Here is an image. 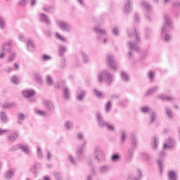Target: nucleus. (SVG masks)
I'll return each mask as SVG.
<instances>
[{
	"label": "nucleus",
	"instance_id": "f257e3e1",
	"mask_svg": "<svg viewBox=\"0 0 180 180\" xmlns=\"http://www.w3.org/2000/svg\"><path fill=\"white\" fill-rule=\"evenodd\" d=\"M127 33L129 37H135L136 39L135 42L129 41L127 43L128 49H129V50H134L135 51H140V49L139 48L140 35H139V33H137V30H136V28L128 31Z\"/></svg>",
	"mask_w": 180,
	"mask_h": 180
},
{
	"label": "nucleus",
	"instance_id": "f03ea898",
	"mask_svg": "<svg viewBox=\"0 0 180 180\" xmlns=\"http://www.w3.org/2000/svg\"><path fill=\"white\" fill-rule=\"evenodd\" d=\"M165 23L164 26L162 27V37L163 40H165V41H166L167 43L169 41V40H171L172 39L171 36L167 34L168 33V32H169V30L172 27V26L171 25V20L169 19V15H165Z\"/></svg>",
	"mask_w": 180,
	"mask_h": 180
},
{
	"label": "nucleus",
	"instance_id": "7ed1b4c3",
	"mask_svg": "<svg viewBox=\"0 0 180 180\" xmlns=\"http://www.w3.org/2000/svg\"><path fill=\"white\" fill-rule=\"evenodd\" d=\"M97 79L100 84H102L105 81L107 85H110L113 82V75L108 72V70H103L98 72Z\"/></svg>",
	"mask_w": 180,
	"mask_h": 180
},
{
	"label": "nucleus",
	"instance_id": "20e7f679",
	"mask_svg": "<svg viewBox=\"0 0 180 180\" xmlns=\"http://www.w3.org/2000/svg\"><path fill=\"white\" fill-rule=\"evenodd\" d=\"M93 155L94 156V159L98 161V162L105 161V153H103V151L99 147H97L94 149Z\"/></svg>",
	"mask_w": 180,
	"mask_h": 180
},
{
	"label": "nucleus",
	"instance_id": "39448f33",
	"mask_svg": "<svg viewBox=\"0 0 180 180\" xmlns=\"http://www.w3.org/2000/svg\"><path fill=\"white\" fill-rule=\"evenodd\" d=\"M106 63L108 67L110 68V70H112V71L117 70V63H116L115 56L112 55H107Z\"/></svg>",
	"mask_w": 180,
	"mask_h": 180
},
{
	"label": "nucleus",
	"instance_id": "423d86ee",
	"mask_svg": "<svg viewBox=\"0 0 180 180\" xmlns=\"http://www.w3.org/2000/svg\"><path fill=\"white\" fill-rule=\"evenodd\" d=\"M56 25L63 32H70L71 30V25L66 21L56 20Z\"/></svg>",
	"mask_w": 180,
	"mask_h": 180
},
{
	"label": "nucleus",
	"instance_id": "0eeeda50",
	"mask_svg": "<svg viewBox=\"0 0 180 180\" xmlns=\"http://www.w3.org/2000/svg\"><path fill=\"white\" fill-rule=\"evenodd\" d=\"M131 5V1L130 0H125L124 2V6L122 8V11L126 15H129L130 12H131V7L130 6Z\"/></svg>",
	"mask_w": 180,
	"mask_h": 180
},
{
	"label": "nucleus",
	"instance_id": "6e6552de",
	"mask_svg": "<svg viewBox=\"0 0 180 180\" xmlns=\"http://www.w3.org/2000/svg\"><path fill=\"white\" fill-rule=\"evenodd\" d=\"M175 146V141L172 138H169L167 140V143H164L163 150H171L174 148Z\"/></svg>",
	"mask_w": 180,
	"mask_h": 180
},
{
	"label": "nucleus",
	"instance_id": "1a4fd4ad",
	"mask_svg": "<svg viewBox=\"0 0 180 180\" xmlns=\"http://www.w3.org/2000/svg\"><path fill=\"white\" fill-rule=\"evenodd\" d=\"M134 153V148H130L128 151L127 152L126 156H125V162H131V160H133V154Z\"/></svg>",
	"mask_w": 180,
	"mask_h": 180
},
{
	"label": "nucleus",
	"instance_id": "9d476101",
	"mask_svg": "<svg viewBox=\"0 0 180 180\" xmlns=\"http://www.w3.org/2000/svg\"><path fill=\"white\" fill-rule=\"evenodd\" d=\"M39 20L40 22H43L45 25H51V22L50 21V18L44 13H39Z\"/></svg>",
	"mask_w": 180,
	"mask_h": 180
},
{
	"label": "nucleus",
	"instance_id": "9b49d317",
	"mask_svg": "<svg viewBox=\"0 0 180 180\" xmlns=\"http://www.w3.org/2000/svg\"><path fill=\"white\" fill-rule=\"evenodd\" d=\"M85 144H86V142H84L81 146H78L77 150L76 151L77 158H81V157H82V155L84 154V150L85 148Z\"/></svg>",
	"mask_w": 180,
	"mask_h": 180
},
{
	"label": "nucleus",
	"instance_id": "f8f14e48",
	"mask_svg": "<svg viewBox=\"0 0 180 180\" xmlns=\"http://www.w3.org/2000/svg\"><path fill=\"white\" fill-rule=\"evenodd\" d=\"M26 44L27 50L28 51H30L32 53L36 50V45H34V43L33 42V41H32V39H27Z\"/></svg>",
	"mask_w": 180,
	"mask_h": 180
},
{
	"label": "nucleus",
	"instance_id": "ddd939ff",
	"mask_svg": "<svg viewBox=\"0 0 180 180\" xmlns=\"http://www.w3.org/2000/svg\"><path fill=\"white\" fill-rule=\"evenodd\" d=\"M159 157L160 158L158 160V165L159 166L160 172H162V161H164V158H165V153H164V151L160 152Z\"/></svg>",
	"mask_w": 180,
	"mask_h": 180
},
{
	"label": "nucleus",
	"instance_id": "4468645a",
	"mask_svg": "<svg viewBox=\"0 0 180 180\" xmlns=\"http://www.w3.org/2000/svg\"><path fill=\"white\" fill-rule=\"evenodd\" d=\"M34 94H36V91L33 89H27L22 91V95L25 98H32L34 96Z\"/></svg>",
	"mask_w": 180,
	"mask_h": 180
},
{
	"label": "nucleus",
	"instance_id": "2eb2a0df",
	"mask_svg": "<svg viewBox=\"0 0 180 180\" xmlns=\"http://www.w3.org/2000/svg\"><path fill=\"white\" fill-rule=\"evenodd\" d=\"M137 175L138 177L134 175H131L128 177L127 180H140L141 179L143 176V172H141V169H137Z\"/></svg>",
	"mask_w": 180,
	"mask_h": 180
},
{
	"label": "nucleus",
	"instance_id": "dca6fc26",
	"mask_svg": "<svg viewBox=\"0 0 180 180\" xmlns=\"http://www.w3.org/2000/svg\"><path fill=\"white\" fill-rule=\"evenodd\" d=\"M58 51L60 57H64V54L67 51V46L63 44H59L58 46Z\"/></svg>",
	"mask_w": 180,
	"mask_h": 180
},
{
	"label": "nucleus",
	"instance_id": "f3484780",
	"mask_svg": "<svg viewBox=\"0 0 180 180\" xmlns=\"http://www.w3.org/2000/svg\"><path fill=\"white\" fill-rule=\"evenodd\" d=\"M93 30L94 32L96 34H108V33L106 32V30L100 28L99 27H98V25H95Z\"/></svg>",
	"mask_w": 180,
	"mask_h": 180
},
{
	"label": "nucleus",
	"instance_id": "a211bd4d",
	"mask_svg": "<svg viewBox=\"0 0 180 180\" xmlns=\"http://www.w3.org/2000/svg\"><path fill=\"white\" fill-rule=\"evenodd\" d=\"M15 175V169H9L6 173L4 174L5 179L9 180L12 179V177Z\"/></svg>",
	"mask_w": 180,
	"mask_h": 180
},
{
	"label": "nucleus",
	"instance_id": "6ab92c4d",
	"mask_svg": "<svg viewBox=\"0 0 180 180\" xmlns=\"http://www.w3.org/2000/svg\"><path fill=\"white\" fill-rule=\"evenodd\" d=\"M99 172L101 174H108L110 172V166L108 165H104L100 167Z\"/></svg>",
	"mask_w": 180,
	"mask_h": 180
},
{
	"label": "nucleus",
	"instance_id": "aec40b11",
	"mask_svg": "<svg viewBox=\"0 0 180 180\" xmlns=\"http://www.w3.org/2000/svg\"><path fill=\"white\" fill-rule=\"evenodd\" d=\"M44 106L47 110H49V112H53L54 110V105H53V103L49 101H46L44 102Z\"/></svg>",
	"mask_w": 180,
	"mask_h": 180
},
{
	"label": "nucleus",
	"instance_id": "412c9836",
	"mask_svg": "<svg viewBox=\"0 0 180 180\" xmlns=\"http://www.w3.org/2000/svg\"><path fill=\"white\" fill-rule=\"evenodd\" d=\"M1 50L6 51V53L12 51V44H11V43L4 44L1 46Z\"/></svg>",
	"mask_w": 180,
	"mask_h": 180
},
{
	"label": "nucleus",
	"instance_id": "4be33fe9",
	"mask_svg": "<svg viewBox=\"0 0 180 180\" xmlns=\"http://www.w3.org/2000/svg\"><path fill=\"white\" fill-rule=\"evenodd\" d=\"M97 120H98V122L99 126H101V127H105L106 124H108V123H106L105 121H103V119H102V117L101 116V113H97L96 115Z\"/></svg>",
	"mask_w": 180,
	"mask_h": 180
},
{
	"label": "nucleus",
	"instance_id": "5701e85b",
	"mask_svg": "<svg viewBox=\"0 0 180 180\" xmlns=\"http://www.w3.org/2000/svg\"><path fill=\"white\" fill-rule=\"evenodd\" d=\"M85 95H86V91L85 90H80L77 92V99L79 102H82V98H85Z\"/></svg>",
	"mask_w": 180,
	"mask_h": 180
},
{
	"label": "nucleus",
	"instance_id": "b1692460",
	"mask_svg": "<svg viewBox=\"0 0 180 180\" xmlns=\"http://www.w3.org/2000/svg\"><path fill=\"white\" fill-rule=\"evenodd\" d=\"M130 140L132 144V146L131 147V148H134V150L137 147V139H136V135L134 134H132L130 136Z\"/></svg>",
	"mask_w": 180,
	"mask_h": 180
},
{
	"label": "nucleus",
	"instance_id": "393cba45",
	"mask_svg": "<svg viewBox=\"0 0 180 180\" xmlns=\"http://www.w3.org/2000/svg\"><path fill=\"white\" fill-rule=\"evenodd\" d=\"M26 117H27V116L25 115V114H23L22 112L19 113L17 117L18 124H22V122H23V120H25V119H26Z\"/></svg>",
	"mask_w": 180,
	"mask_h": 180
},
{
	"label": "nucleus",
	"instance_id": "a878e982",
	"mask_svg": "<svg viewBox=\"0 0 180 180\" xmlns=\"http://www.w3.org/2000/svg\"><path fill=\"white\" fill-rule=\"evenodd\" d=\"M141 5H142L143 8H144L146 9V11H147L148 12H151V11H153V7L151 6V5H150L148 3H147V1H142Z\"/></svg>",
	"mask_w": 180,
	"mask_h": 180
},
{
	"label": "nucleus",
	"instance_id": "bb28decb",
	"mask_svg": "<svg viewBox=\"0 0 180 180\" xmlns=\"http://www.w3.org/2000/svg\"><path fill=\"white\" fill-rule=\"evenodd\" d=\"M80 54L82 57V60L84 64H88V63L90 61L89 56H88L86 53H85L84 51H81Z\"/></svg>",
	"mask_w": 180,
	"mask_h": 180
},
{
	"label": "nucleus",
	"instance_id": "cd10ccee",
	"mask_svg": "<svg viewBox=\"0 0 180 180\" xmlns=\"http://www.w3.org/2000/svg\"><path fill=\"white\" fill-rule=\"evenodd\" d=\"M20 149L25 153L27 155H30V149L29 148V146L26 145H21L20 144Z\"/></svg>",
	"mask_w": 180,
	"mask_h": 180
},
{
	"label": "nucleus",
	"instance_id": "c85d7f7f",
	"mask_svg": "<svg viewBox=\"0 0 180 180\" xmlns=\"http://www.w3.org/2000/svg\"><path fill=\"white\" fill-rule=\"evenodd\" d=\"M4 109H11V108L16 107V103L15 102L12 103H5L1 105Z\"/></svg>",
	"mask_w": 180,
	"mask_h": 180
},
{
	"label": "nucleus",
	"instance_id": "c756f323",
	"mask_svg": "<svg viewBox=\"0 0 180 180\" xmlns=\"http://www.w3.org/2000/svg\"><path fill=\"white\" fill-rule=\"evenodd\" d=\"M0 120L4 123H8V115L5 113V112H0Z\"/></svg>",
	"mask_w": 180,
	"mask_h": 180
},
{
	"label": "nucleus",
	"instance_id": "7c9ffc66",
	"mask_svg": "<svg viewBox=\"0 0 180 180\" xmlns=\"http://www.w3.org/2000/svg\"><path fill=\"white\" fill-rule=\"evenodd\" d=\"M19 137V134L17 132L13 133L12 135L8 136V141H11L13 143V141H15L16 139Z\"/></svg>",
	"mask_w": 180,
	"mask_h": 180
},
{
	"label": "nucleus",
	"instance_id": "2f4dec72",
	"mask_svg": "<svg viewBox=\"0 0 180 180\" xmlns=\"http://www.w3.org/2000/svg\"><path fill=\"white\" fill-rule=\"evenodd\" d=\"M168 179L169 180H176V172L174 171L168 172Z\"/></svg>",
	"mask_w": 180,
	"mask_h": 180
},
{
	"label": "nucleus",
	"instance_id": "473e14b6",
	"mask_svg": "<svg viewBox=\"0 0 180 180\" xmlns=\"http://www.w3.org/2000/svg\"><path fill=\"white\" fill-rule=\"evenodd\" d=\"M63 93L65 99H70V90L68 89V87H63Z\"/></svg>",
	"mask_w": 180,
	"mask_h": 180
},
{
	"label": "nucleus",
	"instance_id": "72a5a7b5",
	"mask_svg": "<svg viewBox=\"0 0 180 180\" xmlns=\"http://www.w3.org/2000/svg\"><path fill=\"white\" fill-rule=\"evenodd\" d=\"M111 161L112 162H119L120 161V155L118 153L113 154L111 156Z\"/></svg>",
	"mask_w": 180,
	"mask_h": 180
},
{
	"label": "nucleus",
	"instance_id": "f704fd0d",
	"mask_svg": "<svg viewBox=\"0 0 180 180\" xmlns=\"http://www.w3.org/2000/svg\"><path fill=\"white\" fill-rule=\"evenodd\" d=\"M121 77L122 81H124V82H127L130 80V77H129V75L124 72H121Z\"/></svg>",
	"mask_w": 180,
	"mask_h": 180
},
{
	"label": "nucleus",
	"instance_id": "c9c22d12",
	"mask_svg": "<svg viewBox=\"0 0 180 180\" xmlns=\"http://www.w3.org/2000/svg\"><path fill=\"white\" fill-rule=\"evenodd\" d=\"M87 164L89 167H91V168H92L91 174L95 175V169L94 168V162H92V158H89L88 159Z\"/></svg>",
	"mask_w": 180,
	"mask_h": 180
},
{
	"label": "nucleus",
	"instance_id": "e433bc0d",
	"mask_svg": "<svg viewBox=\"0 0 180 180\" xmlns=\"http://www.w3.org/2000/svg\"><path fill=\"white\" fill-rule=\"evenodd\" d=\"M157 91H158V86H154L146 91V96L151 95L154 94V92H157Z\"/></svg>",
	"mask_w": 180,
	"mask_h": 180
},
{
	"label": "nucleus",
	"instance_id": "4c0bfd02",
	"mask_svg": "<svg viewBox=\"0 0 180 180\" xmlns=\"http://www.w3.org/2000/svg\"><path fill=\"white\" fill-rule=\"evenodd\" d=\"M34 112L38 116H47V112L46 111L40 110L38 109H34Z\"/></svg>",
	"mask_w": 180,
	"mask_h": 180
},
{
	"label": "nucleus",
	"instance_id": "58836bf2",
	"mask_svg": "<svg viewBox=\"0 0 180 180\" xmlns=\"http://www.w3.org/2000/svg\"><path fill=\"white\" fill-rule=\"evenodd\" d=\"M120 143L123 144V143L126 141V132H124V131H121L120 132Z\"/></svg>",
	"mask_w": 180,
	"mask_h": 180
},
{
	"label": "nucleus",
	"instance_id": "ea45409f",
	"mask_svg": "<svg viewBox=\"0 0 180 180\" xmlns=\"http://www.w3.org/2000/svg\"><path fill=\"white\" fill-rule=\"evenodd\" d=\"M105 109L107 113H109V112H110V110L112 109V102L110 101H108L107 103H105Z\"/></svg>",
	"mask_w": 180,
	"mask_h": 180
},
{
	"label": "nucleus",
	"instance_id": "a19ab883",
	"mask_svg": "<svg viewBox=\"0 0 180 180\" xmlns=\"http://www.w3.org/2000/svg\"><path fill=\"white\" fill-rule=\"evenodd\" d=\"M152 147L155 150L157 148V146H158V139L157 137L154 136L152 139Z\"/></svg>",
	"mask_w": 180,
	"mask_h": 180
},
{
	"label": "nucleus",
	"instance_id": "79ce46f5",
	"mask_svg": "<svg viewBox=\"0 0 180 180\" xmlns=\"http://www.w3.org/2000/svg\"><path fill=\"white\" fill-rule=\"evenodd\" d=\"M53 78H51V76L47 75L46 76V83L48 85V86H51L53 85Z\"/></svg>",
	"mask_w": 180,
	"mask_h": 180
},
{
	"label": "nucleus",
	"instance_id": "37998d69",
	"mask_svg": "<svg viewBox=\"0 0 180 180\" xmlns=\"http://www.w3.org/2000/svg\"><path fill=\"white\" fill-rule=\"evenodd\" d=\"M37 155L39 160L43 158V151H41V148H40L39 146L37 148Z\"/></svg>",
	"mask_w": 180,
	"mask_h": 180
},
{
	"label": "nucleus",
	"instance_id": "c03bdc74",
	"mask_svg": "<svg viewBox=\"0 0 180 180\" xmlns=\"http://www.w3.org/2000/svg\"><path fill=\"white\" fill-rule=\"evenodd\" d=\"M165 110L167 116L169 117V119H172V117H174V113L172 112V110H171V109L169 108H166Z\"/></svg>",
	"mask_w": 180,
	"mask_h": 180
},
{
	"label": "nucleus",
	"instance_id": "a18cd8bd",
	"mask_svg": "<svg viewBox=\"0 0 180 180\" xmlns=\"http://www.w3.org/2000/svg\"><path fill=\"white\" fill-rule=\"evenodd\" d=\"M142 160L148 162L151 160V158L148 155V154L142 153Z\"/></svg>",
	"mask_w": 180,
	"mask_h": 180
},
{
	"label": "nucleus",
	"instance_id": "49530a36",
	"mask_svg": "<svg viewBox=\"0 0 180 180\" xmlns=\"http://www.w3.org/2000/svg\"><path fill=\"white\" fill-rule=\"evenodd\" d=\"M11 82H13V84L18 85V84L20 82V79H19V77H18V76H13L11 77Z\"/></svg>",
	"mask_w": 180,
	"mask_h": 180
},
{
	"label": "nucleus",
	"instance_id": "de8ad7c7",
	"mask_svg": "<svg viewBox=\"0 0 180 180\" xmlns=\"http://www.w3.org/2000/svg\"><path fill=\"white\" fill-rule=\"evenodd\" d=\"M141 111L142 113H151V109L150 108L145 106L141 108Z\"/></svg>",
	"mask_w": 180,
	"mask_h": 180
},
{
	"label": "nucleus",
	"instance_id": "09e8293b",
	"mask_svg": "<svg viewBox=\"0 0 180 180\" xmlns=\"http://www.w3.org/2000/svg\"><path fill=\"white\" fill-rule=\"evenodd\" d=\"M160 99H162V101H172V97L168 96H159Z\"/></svg>",
	"mask_w": 180,
	"mask_h": 180
},
{
	"label": "nucleus",
	"instance_id": "8fccbe9b",
	"mask_svg": "<svg viewBox=\"0 0 180 180\" xmlns=\"http://www.w3.org/2000/svg\"><path fill=\"white\" fill-rule=\"evenodd\" d=\"M35 79H37L38 84H41L43 82V77H41V75H40L39 73L35 74Z\"/></svg>",
	"mask_w": 180,
	"mask_h": 180
},
{
	"label": "nucleus",
	"instance_id": "3c124183",
	"mask_svg": "<svg viewBox=\"0 0 180 180\" xmlns=\"http://www.w3.org/2000/svg\"><path fill=\"white\" fill-rule=\"evenodd\" d=\"M18 38V40H20V41H22V43H27V39L25 37L24 34H20Z\"/></svg>",
	"mask_w": 180,
	"mask_h": 180
},
{
	"label": "nucleus",
	"instance_id": "603ef678",
	"mask_svg": "<svg viewBox=\"0 0 180 180\" xmlns=\"http://www.w3.org/2000/svg\"><path fill=\"white\" fill-rule=\"evenodd\" d=\"M6 24H5V20L2 16L0 15V29H5Z\"/></svg>",
	"mask_w": 180,
	"mask_h": 180
},
{
	"label": "nucleus",
	"instance_id": "864d4df0",
	"mask_svg": "<svg viewBox=\"0 0 180 180\" xmlns=\"http://www.w3.org/2000/svg\"><path fill=\"white\" fill-rule=\"evenodd\" d=\"M56 39H58V40H60L63 43H65L67 41V39L63 38V37H61V35L58 32L56 33Z\"/></svg>",
	"mask_w": 180,
	"mask_h": 180
},
{
	"label": "nucleus",
	"instance_id": "5fc2aeb1",
	"mask_svg": "<svg viewBox=\"0 0 180 180\" xmlns=\"http://www.w3.org/2000/svg\"><path fill=\"white\" fill-rule=\"evenodd\" d=\"M43 9L45 12H49V13H53V12H54V8L48 6L44 7Z\"/></svg>",
	"mask_w": 180,
	"mask_h": 180
},
{
	"label": "nucleus",
	"instance_id": "6e6d98bb",
	"mask_svg": "<svg viewBox=\"0 0 180 180\" xmlns=\"http://www.w3.org/2000/svg\"><path fill=\"white\" fill-rule=\"evenodd\" d=\"M68 161H70V162H71V164H72L73 165H75V164H77L75 158H74V156H72V155H68Z\"/></svg>",
	"mask_w": 180,
	"mask_h": 180
},
{
	"label": "nucleus",
	"instance_id": "4d7b16f0",
	"mask_svg": "<svg viewBox=\"0 0 180 180\" xmlns=\"http://www.w3.org/2000/svg\"><path fill=\"white\" fill-rule=\"evenodd\" d=\"M65 129H67V130H70V129H72L73 127L72 122H71L70 121L66 122L65 124Z\"/></svg>",
	"mask_w": 180,
	"mask_h": 180
},
{
	"label": "nucleus",
	"instance_id": "13d9d810",
	"mask_svg": "<svg viewBox=\"0 0 180 180\" xmlns=\"http://www.w3.org/2000/svg\"><path fill=\"white\" fill-rule=\"evenodd\" d=\"M155 113L154 112H152L150 116V120H149V123L151 124V123H153L154 121L155 120Z\"/></svg>",
	"mask_w": 180,
	"mask_h": 180
},
{
	"label": "nucleus",
	"instance_id": "bf43d9fd",
	"mask_svg": "<svg viewBox=\"0 0 180 180\" xmlns=\"http://www.w3.org/2000/svg\"><path fill=\"white\" fill-rule=\"evenodd\" d=\"M53 175L56 180H63V175L58 172H54Z\"/></svg>",
	"mask_w": 180,
	"mask_h": 180
},
{
	"label": "nucleus",
	"instance_id": "052dcab7",
	"mask_svg": "<svg viewBox=\"0 0 180 180\" xmlns=\"http://www.w3.org/2000/svg\"><path fill=\"white\" fill-rule=\"evenodd\" d=\"M129 105V100L126 99L124 101H120V105L122 106V108H126Z\"/></svg>",
	"mask_w": 180,
	"mask_h": 180
},
{
	"label": "nucleus",
	"instance_id": "680f3d73",
	"mask_svg": "<svg viewBox=\"0 0 180 180\" xmlns=\"http://www.w3.org/2000/svg\"><path fill=\"white\" fill-rule=\"evenodd\" d=\"M112 33L114 36H117V34H119V27H115L112 30Z\"/></svg>",
	"mask_w": 180,
	"mask_h": 180
},
{
	"label": "nucleus",
	"instance_id": "e2e57ef3",
	"mask_svg": "<svg viewBox=\"0 0 180 180\" xmlns=\"http://www.w3.org/2000/svg\"><path fill=\"white\" fill-rule=\"evenodd\" d=\"M148 77L149 78L150 82H153V78H154V73L153 71H149L148 73Z\"/></svg>",
	"mask_w": 180,
	"mask_h": 180
},
{
	"label": "nucleus",
	"instance_id": "0e129e2a",
	"mask_svg": "<svg viewBox=\"0 0 180 180\" xmlns=\"http://www.w3.org/2000/svg\"><path fill=\"white\" fill-rule=\"evenodd\" d=\"M20 149V144L15 145L12 147V148H10L8 151H16V150Z\"/></svg>",
	"mask_w": 180,
	"mask_h": 180
},
{
	"label": "nucleus",
	"instance_id": "69168bd1",
	"mask_svg": "<svg viewBox=\"0 0 180 180\" xmlns=\"http://www.w3.org/2000/svg\"><path fill=\"white\" fill-rule=\"evenodd\" d=\"M150 36H151V30L148 28L146 30L145 37L146 39H150Z\"/></svg>",
	"mask_w": 180,
	"mask_h": 180
},
{
	"label": "nucleus",
	"instance_id": "338daca9",
	"mask_svg": "<svg viewBox=\"0 0 180 180\" xmlns=\"http://www.w3.org/2000/svg\"><path fill=\"white\" fill-rule=\"evenodd\" d=\"M94 91L96 96H97L98 98H101V96H102V92H101L96 89H94Z\"/></svg>",
	"mask_w": 180,
	"mask_h": 180
},
{
	"label": "nucleus",
	"instance_id": "774afa93",
	"mask_svg": "<svg viewBox=\"0 0 180 180\" xmlns=\"http://www.w3.org/2000/svg\"><path fill=\"white\" fill-rule=\"evenodd\" d=\"M105 127H107L108 130L110 131H113V130H115V127L109 124H107Z\"/></svg>",
	"mask_w": 180,
	"mask_h": 180
}]
</instances>
